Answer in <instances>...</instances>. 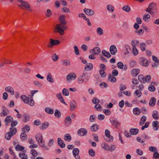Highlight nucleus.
Listing matches in <instances>:
<instances>
[{"label":"nucleus","instance_id":"nucleus-1","mask_svg":"<svg viewBox=\"0 0 159 159\" xmlns=\"http://www.w3.org/2000/svg\"><path fill=\"white\" fill-rule=\"evenodd\" d=\"M90 74L86 72H84L80 75L78 79V82L80 84H82L84 82H86L89 80Z\"/></svg>","mask_w":159,"mask_h":159},{"label":"nucleus","instance_id":"nucleus-2","mask_svg":"<svg viewBox=\"0 0 159 159\" xmlns=\"http://www.w3.org/2000/svg\"><path fill=\"white\" fill-rule=\"evenodd\" d=\"M64 25L58 24L55 26V30H54V32H58L61 35L64 34V30L67 29V27Z\"/></svg>","mask_w":159,"mask_h":159},{"label":"nucleus","instance_id":"nucleus-3","mask_svg":"<svg viewBox=\"0 0 159 159\" xmlns=\"http://www.w3.org/2000/svg\"><path fill=\"white\" fill-rule=\"evenodd\" d=\"M156 4L154 2L151 3L146 8V11L151 15L154 14L156 12Z\"/></svg>","mask_w":159,"mask_h":159},{"label":"nucleus","instance_id":"nucleus-4","mask_svg":"<svg viewBox=\"0 0 159 159\" xmlns=\"http://www.w3.org/2000/svg\"><path fill=\"white\" fill-rule=\"evenodd\" d=\"M138 79L141 83H145L150 82L151 77L150 75H147L144 77L143 75H139Z\"/></svg>","mask_w":159,"mask_h":159},{"label":"nucleus","instance_id":"nucleus-5","mask_svg":"<svg viewBox=\"0 0 159 159\" xmlns=\"http://www.w3.org/2000/svg\"><path fill=\"white\" fill-rule=\"evenodd\" d=\"M60 43V41L57 40H54L51 39L50 40V43L48 45L49 48H52L54 45H57Z\"/></svg>","mask_w":159,"mask_h":159},{"label":"nucleus","instance_id":"nucleus-6","mask_svg":"<svg viewBox=\"0 0 159 159\" xmlns=\"http://www.w3.org/2000/svg\"><path fill=\"white\" fill-rule=\"evenodd\" d=\"M76 78V75L73 73H71L67 75L66 78L68 81H70L75 80Z\"/></svg>","mask_w":159,"mask_h":159},{"label":"nucleus","instance_id":"nucleus-7","mask_svg":"<svg viewBox=\"0 0 159 159\" xmlns=\"http://www.w3.org/2000/svg\"><path fill=\"white\" fill-rule=\"evenodd\" d=\"M79 150L78 148H74L73 150V156L76 159H80V157L79 154Z\"/></svg>","mask_w":159,"mask_h":159},{"label":"nucleus","instance_id":"nucleus-8","mask_svg":"<svg viewBox=\"0 0 159 159\" xmlns=\"http://www.w3.org/2000/svg\"><path fill=\"white\" fill-rule=\"evenodd\" d=\"M100 49L98 47H95L90 51V53H93V54L95 55H99L100 53Z\"/></svg>","mask_w":159,"mask_h":159},{"label":"nucleus","instance_id":"nucleus-9","mask_svg":"<svg viewBox=\"0 0 159 159\" xmlns=\"http://www.w3.org/2000/svg\"><path fill=\"white\" fill-rule=\"evenodd\" d=\"M87 130L86 129L82 128L78 130L77 134L80 136H84L87 134Z\"/></svg>","mask_w":159,"mask_h":159},{"label":"nucleus","instance_id":"nucleus-10","mask_svg":"<svg viewBox=\"0 0 159 159\" xmlns=\"http://www.w3.org/2000/svg\"><path fill=\"white\" fill-rule=\"evenodd\" d=\"M35 138L36 139L37 142L40 144H41L43 143L44 142L43 140V136L41 134H39L35 136Z\"/></svg>","mask_w":159,"mask_h":159},{"label":"nucleus","instance_id":"nucleus-11","mask_svg":"<svg viewBox=\"0 0 159 159\" xmlns=\"http://www.w3.org/2000/svg\"><path fill=\"white\" fill-rule=\"evenodd\" d=\"M84 11L87 15L89 16H92L94 14V11L89 9L85 8L84 9Z\"/></svg>","mask_w":159,"mask_h":159},{"label":"nucleus","instance_id":"nucleus-12","mask_svg":"<svg viewBox=\"0 0 159 159\" xmlns=\"http://www.w3.org/2000/svg\"><path fill=\"white\" fill-rule=\"evenodd\" d=\"M9 113V111L6 107H4L0 114L1 116H7Z\"/></svg>","mask_w":159,"mask_h":159},{"label":"nucleus","instance_id":"nucleus-13","mask_svg":"<svg viewBox=\"0 0 159 159\" xmlns=\"http://www.w3.org/2000/svg\"><path fill=\"white\" fill-rule=\"evenodd\" d=\"M65 16L64 15H61L59 17V20L60 22V24L66 25V21L65 20Z\"/></svg>","mask_w":159,"mask_h":159},{"label":"nucleus","instance_id":"nucleus-14","mask_svg":"<svg viewBox=\"0 0 159 159\" xmlns=\"http://www.w3.org/2000/svg\"><path fill=\"white\" fill-rule=\"evenodd\" d=\"M110 52L111 54L114 55L117 52V48L116 46L114 45L111 46L110 49Z\"/></svg>","mask_w":159,"mask_h":159},{"label":"nucleus","instance_id":"nucleus-15","mask_svg":"<svg viewBox=\"0 0 159 159\" xmlns=\"http://www.w3.org/2000/svg\"><path fill=\"white\" fill-rule=\"evenodd\" d=\"M117 67L120 69H123L124 70H126L127 68V67L126 65H124L122 62H119L117 63Z\"/></svg>","mask_w":159,"mask_h":159},{"label":"nucleus","instance_id":"nucleus-16","mask_svg":"<svg viewBox=\"0 0 159 159\" xmlns=\"http://www.w3.org/2000/svg\"><path fill=\"white\" fill-rule=\"evenodd\" d=\"M76 103L73 100L70 102V110L71 111H73L76 107Z\"/></svg>","mask_w":159,"mask_h":159},{"label":"nucleus","instance_id":"nucleus-17","mask_svg":"<svg viewBox=\"0 0 159 159\" xmlns=\"http://www.w3.org/2000/svg\"><path fill=\"white\" fill-rule=\"evenodd\" d=\"M57 143L58 145L61 148H63L65 147V144L60 138H58L57 139Z\"/></svg>","mask_w":159,"mask_h":159},{"label":"nucleus","instance_id":"nucleus-18","mask_svg":"<svg viewBox=\"0 0 159 159\" xmlns=\"http://www.w3.org/2000/svg\"><path fill=\"white\" fill-rule=\"evenodd\" d=\"M140 72V70L139 69H133L131 72L132 75L134 77H136Z\"/></svg>","mask_w":159,"mask_h":159},{"label":"nucleus","instance_id":"nucleus-19","mask_svg":"<svg viewBox=\"0 0 159 159\" xmlns=\"http://www.w3.org/2000/svg\"><path fill=\"white\" fill-rule=\"evenodd\" d=\"M5 91L7 92H10L11 94L12 95H13L14 94L13 89L10 86L6 87Z\"/></svg>","mask_w":159,"mask_h":159},{"label":"nucleus","instance_id":"nucleus-20","mask_svg":"<svg viewBox=\"0 0 159 159\" xmlns=\"http://www.w3.org/2000/svg\"><path fill=\"white\" fill-rule=\"evenodd\" d=\"M139 130L138 129L136 128H131L129 130L130 134L132 135L137 134L139 132Z\"/></svg>","mask_w":159,"mask_h":159},{"label":"nucleus","instance_id":"nucleus-21","mask_svg":"<svg viewBox=\"0 0 159 159\" xmlns=\"http://www.w3.org/2000/svg\"><path fill=\"white\" fill-rule=\"evenodd\" d=\"M24 119L23 121L24 122H27L29 121L30 119V116L29 115L27 114H24L23 115Z\"/></svg>","mask_w":159,"mask_h":159},{"label":"nucleus","instance_id":"nucleus-22","mask_svg":"<svg viewBox=\"0 0 159 159\" xmlns=\"http://www.w3.org/2000/svg\"><path fill=\"white\" fill-rule=\"evenodd\" d=\"M46 78L47 80L50 83H53L54 82L53 79L52 78V75L50 73L48 74Z\"/></svg>","mask_w":159,"mask_h":159},{"label":"nucleus","instance_id":"nucleus-23","mask_svg":"<svg viewBox=\"0 0 159 159\" xmlns=\"http://www.w3.org/2000/svg\"><path fill=\"white\" fill-rule=\"evenodd\" d=\"M152 126L155 128V130H157L159 127V122L157 120L153 121L152 123Z\"/></svg>","mask_w":159,"mask_h":159},{"label":"nucleus","instance_id":"nucleus-24","mask_svg":"<svg viewBox=\"0 0 159 159\" xmlns=\"http://www.w3.org/2000/svg\"><path fill=\"white\" fill-rule=\"evenodd\" d=\"M13 120V118L10 116H7L5 119V121L7 125H8V123L11 122Z\"/></svg>","mask_w":159,"mask_h":159},{"label":"nucleus","instance_id":"nucleus-25","mask_svg":"<svg viewBox=\"0 0 159 159\" xmlns=\"http://www.w3.org/2000/svg\"><path fill=\"white\" fill-rule=\"evenodd\" d=\"M62 65L64 66H70V62L69 60H65L62 61Z\"/></svg>","mask_w":159,"mask_h":159},{"label":"nucleus","instance_id":"nucleus-26","mask_svg":"<svg viewBox=\"0 0 159 159\" xmlns=\"http://www.w3.org/2000/svg\"><path fill=\"white\" fill-rule=\"evenodd\" d=\"M93 68V65L91 63H88L85 67V70L87 71L90 70Z\"/></svg>","mask_w":159,"mask_h":159},{"label":"nucleus","instance_id":"nucleus-27","mask_svg":"<svg viewBox=\"0 0 159 159\" xmlns=\"http://www.w3.org/2000/svg\"><path fill=\"white\" fill-rule=\"evenodd\" d=\"M140 63L141 65L143 66H146L148 65V62L145 59H141L140 61Z\"/></svg>","mask_w":159,"mask_h":159},{"label":"nucleus","instance_id":"nucleus-28","mask_svg":"<svg viewBox=\"0 0 159 159\" xmlns=\"http://www.w3.org/2000/svg\"><path fill=\"white\" fill-rule=\"evenodd\" d=\"M156 100L155 98H152L149 102V105L151 107H153L155 104Z\"/></svg>","mask_w":159,"mask_h":159},{"label":"nucleus","instance_id":"nucleus-29","mask_svg":"<svg viewBox=\"0 0 159 159\" xmlns=\"http://www.w3.org/2000/svg\"><path fill=\"white\" fill-rule=\"evenodd\" d=\"M99 126L96 124L93 125L90 127L91 130L93 132L96 131L99 129Z\"/></svg>","mask_w":159,"mask_h":159},{"label":"nucleus","instance_id":"nucleus-30","mask_svg":"<svg viewBox=\"0 0 159 159\" xmlns=\"http://www.w3.org/2000/svg\"><path fill=\"white\" fill-rule=\"evenodd\" d=\"M133 111L134 114L136 115H139L141 113L140 109L138 107L134 108L133 109Z\"/></svg>","mask_w":159,"mask_h":159},{"label":"nucleus","instance_id":"nucleus-31","mask_svg":"<svg viewBox=\"0 0 159 159\" xmlns=\"http://www.w3.org/2000/svg\"><path fill=\"white\" fill-rule=\"evenodd\" d=\"M101 146L106 151H109L110 150V146L105 143H103L101 145Z\"/></svg>","mask_w":159,"mask_h":159},{"label":"nucleus","instance_id":"nucleus-32","mask_svg":"<svg viewBox=\"0 0 159 159\" xmlns=\"http://www.w3.org/2000/svg\"><path fill=\"white\" fill-rule=\"evenodd\" d=\"M108 79L109 81L112 83H114L116 81V79L114 76L111 75V74H109Z\"/></svg>","mask_w":159,"mask_h":159},{"label":"nucleus","instance_id":"nucleus-33","mask_svg":"<svg viewBox=\"0 0 159 159\" xmlns=\"http://www.w3.org/2000/svg\"><path fill=\"white\" fill-rule=\"evenodd\" d=\"M21 5L25 8L29 9L30 11H31V9H30V6L28 2L25 1L23 4H21Z\"/></svg>","mask_w":159,"mask_h":159},{"label":"nucleus","instance_id":"nucleus-34","mask_svg":"<svg viewBox=\"0 0 159 159\" xmlns=\"http://www.w3.org/2000/svg\"><path fill=\"white\" fill-rule=\"evenodd\" d=\"M19 156L20 159H29L27 155L23 152L20 153Z\"/></svg>","mask_w":159,"mask_h":159},{"label":"nucleus","instance_id":"nucleus-35","mask_svg":"<svg viewBox=\"0 0 159 159\" xmlns=\"http://www.w3.org/2000/svg\"><path fill=\"white\" fill-rule=\"evenodd\" d=\"M64 139L67 141H70L71 139V136L69 134H66L64 137Z\"/></svg>","mask_w":159,"mask_h":159},{"label":"nucleus","instance_id":"nucleus-36","mask_svg":"<svg viewBox=\"0 0 159 159\" xmlns=\"http://www.w3.org/2000/svg\"><path fill=\"white\" fill-rule=\"evenodd\" d=\"M146 117L145 116H143L141 119V121L139 122V125H143L144 122L146 121Z\"/></svg>","mask_w":159,"mask_h":159},{"label":"nucleus","instance_id":"nucleus-37","mask_svg":"<svg viewBox=\"0 0 159 159\" xmlns=\"http://www.w3.org/2000/svg\"><path fill=\"white\" fill-rule=\"evenodd\" d=\"M21 98L24 103H27L28 102V99L29 98V97L28 98L26 96L22 95L21 96Z\"/></svg>","mask_w":159,"mask_h":159},{"label":"nucleus","instance_id":"nucleus-38","mask_svg":"<svg viewBox=\"0 0 159 159\" xmlns=\"http://www.w3.org/2000/svg\"><path fill=\"white\" fill-rule=\"evenodd\" d=\"M102 53L104 56L108 58H109L111 57V55L110 53L104 50L102 51Z\"/></svg>","mask_w":159,"mask_h":159},{"label":"nucleus","instance_id":"nucleus-39","mask_svg":"<svg viewBox=\"0 0 159 159\" xmlns=\"http://www.w3.org/2000/svg\"><path fill=\"white\" fill-rule=\"evenodd\" d=\"M96 30L97 33L100 35H102L103 34V30L101 27H98L97 29Z\"/></svg>","mask_w":159,"mask_h":159},{"label":"nucleus","instance_id":"nucleus-40","mask_svg":"<svg viewBox=\"0 0 159 159\" xmlns=\"http://www.w3.org/2000/svg\"><path fill=\"white\" fill-rule=\"evenodd\" d=\"M150 16L148 13L144 14L143 17V20L146 22L148 21V19H150Z\"/></svg>","mask_w":159,"mask_h":159},{"label":"nucleus","instance_id":"nucleus-41","mask_svg":"<svg viewBox=\"0 0 159 159\" xmlns=\"http://www.w3.org/2000/svg\"><path fill=\"white\" fill-rule=\"evenodd\" d=\"M11 132H8L6 134L5 137L7 140H9L11 139V137L13 135Z\"/></svg>","mask_w":159,"mask_h":159},{"label":"nucleus","instance_id":"nucleus-42","mask_svg":"<svg viewBox=\"0 0 159 159\" xmlns=\"http://www.w3.org/2000/svg\"><path fill=\"white\" fill-rule=\"evenodd\" d=\"M152 115L153 118L155 120H157L158 119V112L157 111H154L153 112Z\"/></svg>","mask_w":159,"mask_h":159},{"label":"nucleus","instance_id":"nucleus-43","mask_svg":"<svg viewBox=\"0 0 159 159\" xmlns=\"http://www.w3.org/2000/svg\"><path fill=\"white\" fill-rule=\"evenodd\" d=\"M30 129V126L28 125H26L22 129V130L23 132L25 133L26 131L27 132L29 131Z\"/></svg>","mask_w":159,"mask_h":159},{"label":"nucleus","instance_id":"nucleus-44","mask_svg":"<svg viewBox=\"0 0 159 159\" xmlns=\"http://www.w3.org/2000/svg\"><path fill=\"white\" fill-rule=\"evenodd\" d=\"M107 10L111 12H113L114 11V7L111 5H108L107 6Z\"/></svg>","mask_w":159,"mask_h":159},{"label":"nucleus","instance_id":"nucleus-45","mask_svg":"<svg viewBox=\"0 0 159 159\" xmlns=\"http://www.w3.org/2000/svg\"><path fill=\"white\" fill-rule=\"evenodd\" d=\"M49 125V124L48 122H45L42 124V126L40 128V129L42 130L45 129Z\"/></svg>","mask_w":159,"mask_h":159},{"label":"nucleus","instance_id":"nucleus-46","mask_svg":"<svg viewBox=\"0 0 159 159\" xmlns=\"http://www.w3.org/2000/svg\"><path fill=\"white\" fill-rule=\"evenodd\" d=\"M122 9L126 12H129L131 10V8L129 6L126 5L122 8Z\"/></svg>","mask_w":159,"mask_h":159},{"label":"nucleus","instance_id":"nucleus-47","mask_svg":"<svg viewBox=\"0 0 159 159\" xmlns=\"http://www.w3.org/2000/svg\"><path fill=\"white\" fill-rule=\"evenodd\" d=\"M20 138L22 140L25 141L27 139V135L25 133H22L20 135Z\"/></svg>","mask_w":159,"mask_h":159},{"label":"nucleus","instance_id":"nucleus-48","mask_svg":"<svg viewBox=\"0 0 159 159\" xmlns=\"http://www.w3.org/2000/svg\"><path fill=\"white\" fill-rule=\"evenodd\" d=\"M62 94L65 96H68L69 95V92L68 90L65 88H64L62 91Z\"/></svg>","mask_w":159,"mask_h":159},{"label":"nucleus","instance_id":"nucleus-49","mask_svg":"<svg viewBox=\"0 0 159 159\" xmlns=\"http://www.w3.org/2000/svg\"><path fill=\"white\" fill-rule=\"evenodd\" d=\"M45 111L48 114H52L53 113V111L52 109L49 107H46L45 109Z\"/></svg>","mask_w":159,"mask_h":159},{"label":"nucleus","instance_id":"nucleus-50","mask_svg":"<svg viewBox=\"0 0 159 159\" xmlns=\"http://www.w3.org/2000/svg\"><path fill=\"white\" fill-rule=\"evenodd\" d=\"M125 48L126 52H125V54L126 55L129 53V52L131 51V48L130 47L127 45H125Z\"/></svg>","mask_w":159,"mask_h":159},{"label":"nucleus","instance_id":"nucleus-51","mask_svg":"<svg viewBox=\"0 0 159 159\" xmlns=\"http://www.w3.org/2000/svg\"><path fill=\"white\" fill-rule=\"evenodd\" d=\"M94 107L98 111H101L102 110V106L98 103L95 105Z\"/></svg>","mask_w":159,"mask_h":159},{"label":"nucleus","instance_id":"nucleus-52","mask_svg":"<svg viewBox=\"0 0 159 159\" xmlns=\"http://www.w3.org/2000/svg\"><path fill=\"white\" fill-rule=\"evenodd\" d=\"M27 103L29 104L30 106H33L34 105V103L33 98H31L29 97L28 99V102H27Z\"/></svg>","mask_w":159,"mask_h":159},{"label":"nucleus","instance_id":"nucleus-53","mask_svg":"<svg viewBox=\"0 0 159 159\" xmlns=\"http://www.w3.org/2000/svg\"><path fill=\"white\" fill-rule=\"evenodd\" d=\"M15 148L16 150L22 151L24 149V148L23 146L19 144H17L16 147Z\"/></svg>","mask_w":159,"mask_h":159},{"label":"nucleus","instance_id":"nucleus-54","mask_svg":"<svg viewBox=\"0 0 159 159\" xmlns=\"http://www.w3.org/2000/svg\"><path fill=\"white\" fill-rule=\"evenodd\" d=\"M104 139L107 142H112L113 140V137L112 136H110V137H107L105 138Z\"/></svg>","mask_w":159,"mask_h":159},{"label":"nucleus","instance_id":"nucleus-55","mask_svg":"<svg viewBox=\"0 0 159 159\" xmlns=\"http://www.w3.org/2000/svg\"><path fill=\"white\" fill-rule=\"evenodd\" d=\"M10 132H11L13 135L15 134L16 132V128L14 127H11L10 128Z\"/></svg>","mask_w":159,"mask_h":159},{"label":"nucleus","instance_id":"nucleus-56","mask_svg":"<svg viewBox=\"0 0 159 159\" xmlns=\"http://www.w3.org/2000/svg\"><path fill=\"white\" fill-rule=\"evenodd\" d=\"M65 122L68 124H70L71 123V119L70 116H68L66 118Z\"/></svg>","mask_w":159,"mask_h":159},{"label":"nucleus","instance_id":"nucleus-57","mask_svg":"<svg viewBox=\"0 0 159 159\" xmlns=\"http://www.w3.org/2000/svg\"><path fill=\"white\" fill-rule=\"evenodd\" d=\"M89 155L92 157H94L95 155V152L92 149H90L89 150Z\"/></svg>","mask_w":159,"mask_h":159},{"label":"nucleus","instance_id":"nucleus-58","mask_svg":"<svg viewBox=\"0 0 159 159\" xmlns=\"http://www.w3.org/2000/svg\"><path fill=\"white\" fill-rule=\"evenodd\" d=\"M51 58L54 61H56L57 60L58 58V55H57L55 53L52 56Z\"/></svg>","mask_w":159,"mask_h":159},{"label":"nucleus","instance_id":"nucleus-59","mask_svg":"<svg viewBox=\"0 0 159 159\" xmlns=\"http://www.w3.org/2000/svg\"><path fill=\"white\" fill-rule=\"evenodd\" d=\"M54 115L55 116L59 118L61 117V114L60 111L57 110H55Z\"/></svg>","mask_w":159,"mask_h":159},{"label":"nucleus","instance_id":"nucleus-60","mask_svg":"<svg viewBox=\"0 0 159 159\" xmlns=\"http://www.w3.org/2000/svg\"><path fill=\"white\" fill-rule=\"evenodd\" d=\"M52 15V12L50 10L48 9L47 10V12L45 14V15L47 17H50Z\"/></svg>","mask_w":159,"mask_h":159},{"label":"nucleus","instance_id":"nucleus-61","mask_svg":"<svg viewBox=\"0 0 159 159\" xmlns=\"http://www.w3.org/2000/svg\"><path fill=\"white\" fill-rule=\"evenodd\" d=\"M104 70H100L99 71L100 74L102 77H104L106 75V74L104 71Z\"/></svg>","mask_w":159,"mask_h":159},{"label":"nucleus","instance_id":"nucleus-62","mask_svg":"<svg viewBox=\"0 0 159 159\" xmlns=\"http://www.w3.org/2000/svg\"><path fill=\"white\" fill-rule=\"evenodd\" d=\"M148 89L150 91L153 92L155 90V88L152 85H151L149 86Z\"/></svg>","mask_w":159,"mask_h":159},{"label":"nucleus","instance_id":"nucleus-63","mask_svg":"<svg viewBox=\"0 0 159 159\" xmlns=\"http://www.w3.org/2000/svg\"><path fill=\"white\" fill-rule=\"evenodd\" d=\"M31 154L34 157H36L37 156V153L36 151L34 149H32L31 151Z\"/></svg>","mask_w":159,"mask_h":159},{"label":"nucleus","instance_id":"nucleus-64","mask_svg":"<svg viewBox=\"0 0 159 159\" xmlns=\"http://www.w3.org/2000/svg\"><path fill=\"white\" fill-rule=\"evenodd\" d=\"M153 158L159 159V153L157 152H155L153 153Z\"/></svg>","mask_w":159,"mask_h":159}]
</instances>
